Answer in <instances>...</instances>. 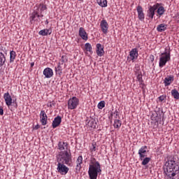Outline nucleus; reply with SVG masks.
Returning a JSON list of instances; mask_svg holds the SVG:
<instances>
[{"instance_id": "f257e3e1", "label": "nucleus", "mask_w": 179, "mask_h": 179, "mask_svg": "<svg viewBox=\"0 0 179 179\" xmlns=\"http://www.w3.org/2000/svg\"><path fill=\"white\" fill-rule=\"evenodd\" d=\"M99 174H101V165L96 158L92 157L90 160L88 176L90 179H97Z\"/></svg>"}, {"instance_id": "f03ea898", "label": "nucleus", "mask_w": 179, "mask_h": 179, "mask_svg": "<svg viewBox=\"0 0 179 179\" xmlns=\"http://www.w3.org/2000/svg\"><path fill=\"white\" fill-rule=\"evenodd\" d=\"M179 173V166L177 164L176 161L169 160L167 162L166 172V175L169 178L176 179L173 177H176Z\"/></svg>"}, {"instance_id": "7ed1b4c3", "label": "nucleus", "mask_w": 179, "mask_h": 179, "mask_svg": "<svg viewBox=\"0 0 179 179\" xmlns=\"http://www.w3.org/2000/svg\"><path fill=\"white\" fill-rule=\"evenodd\" d=\"M57 163H63L69 166L72 163V154L67 150L62 151L57 156Z\"/></svg>"}, {"instance_id": "20e7f679", "label": "nucleus", "mask_w": 179, "mask_h": 179, "mask_svg": "<svg viewBox=\"0 0 179 179\" xmlns=\"http://www.w3.org/2000/svg\"><path fill=\"white\" fill-rule=\"evenodd\" d=\"M171 59L170 51H167V49H165V52L162 53L159 56V68H163V66H166V64Z\"/></svg>"}, {"instance_id": "39448f33", "label": "nucleus", "mask_w": 179, "mask_h": 179, "mask_svg": "<svg viewBox=\"0 0 179 179\" xmlns=\"http://www.w3.org/2000/svg\"><path fill=\"white\" fill-rule=\"evenodd\" d=\"M79 106V99L76 96L70 98L68 101V108L69 110H75Z\"/></svg>"}, {"instance_id": "423d86ee", "label": "nucleus", "mask_w": 179, "mask_h": 179, "mask_svg": "<svg viewBox=\"0 0 179 179\" xmlns=\"http://www.w3.org/2000/svg\"><path fill=\"white\" fill-rule=\"evenodd\" d=\"M40 17H44V15L38 14L37 11H34L29 17V22L31 24H33L34 22H41V20L40 19Z\"/></svg>"}, {"instance_id": "0eeeda50", "label": "nucleus", "mask_w": 179, "mask_h": 179, "mask_svg": "<svg viewBox=\"0 0 179 179\" xmlns=\"http://www.w3.org/2000/svg\"><path fill=\"white\" fill-rule=\"evenodd\" d=\"M57 170L62 176H66V174H68V171H69V168L66 166L65 164L58 162Z\"/></svg>"}, {"instance_id": "6e6552de", "label": "nucleus", "mask_w": 179, "mask_h": 179, "mask_svg": "<svg viewBox=\"0 0 179 179\" xmlns=\"http://www.w3.org/2000/svg\"><path fill=\"white\" fill-rule=\"evenodd\" d=\"M138 49L136 48H133L130 52H129V55L127 57L128 61H129V62H131V61L132 62H135L136 59H138Z\"/></svg>"}, {"instance_id": "1a4fd4ad", "label": "nucleus", "mask_w": 179, "mask_h": 179, "mask_svg": "<svg viewBox=\"0 0 179 179\" xmlns=\"http://www.w3.org/2000/svg\"><path fill=\"white\" fill-rule=\"evenodd\" d=\"M76 173H79L80 170H82V164H83V157L82 155H80L76 161Z\"/></svg>"}, {"instance_id": "9d476101", "label": "nucleus", "mask_w": 179, "mask_h": 179, "mask_svg": "<svg viewBox=\"0 0 179 179\" xmlns=\"http://www.w3.org/2000/svg\"><path fill=\"white\" fill-rule=\"evenodd\" d=\"M158 8H159V3L154 5L152 6H150L148 10V17H150V19H153L155 16V12L157 10Z\"/></svg>"}, {"instance_id": "9b49d317", "label": "nucleus", "mask_w": 179, "mask_h": 179, "mask_svg": "<svg viewBox=\"0 0 179 179\" xmlns=\"http://www.w3.org/2000/svg\"><path fill=\"white\" fill-rule=\"evenodd\" d=\"M100 27L103 34H107V33H108V23L106 20H102L101 21Z\"/></svg>"}, {"instance_id": "f8f14e48", "label": "nucleus", "mask_w": 179, "mask_h": 179, "mask_svg": "<svg viewBox=\"0 0 179 179\" xmlns=\"http://www.w3.org/2000/svg\"><path fill=\"white\" fill-rule=\"evenodd\" d=\"M36 9H35L34 11L37 12L39 15H42L44 10H47V6H45L44 3L36 4Z\"/></svg>"}, {"instance_id": "ddd939ff", "label": "nucleus", "mask_w": 179, "mask_h": 179, "mask_svg": "<svg viewBox=\"0 0 179 179\" xmlns=\"http://www.w3.org/2000/svg\"><path fill=\"white\" fill-rule=\"evenodd\" d=\"M40 119L42 125H45L48 122V117L45 113V110H41L40 113Z\"/></svg>"}, {"instance_id": "4468645a", "label": "nucleus", "mask_w": 179, "mask_h": 179, "mask_svg": "<svg viewBox=\"0 0 179 179\" xmlns=\"http://www.w3.org/2000/svg\"><path fill=\"white\" fill-rule=\"evenodd\" d=\"M148 149V146H142L138 150L139 155V160H143L145 157H146V150Z\"/></svg>"}, {"instance_id": "2eb2a0df", "label": "nucleus", "mask_w": 179, "mask_h": 179, "mask_svg": "<svg viewBox=\"0 0 179 179\" xmlns=\"http://www.w3.org/2000/svg\"><path fill=\"white\" fill-rule=\"evenodd\" d=\"M43 75L45 78L50 79V78H52V76H54V71L51 68L47 67L43 70Z\"/></svg>"}, {"instance_id": "dca6fc26", "label": "nucleus", "mask_w": 179, "mask_h": 179, "mask_svg": "<svg viewBox=\"0 0 179 179\" xmlns=\"http://www.w3.org/2000/svg\"><path fill=\"white\" fill-rule=\"evenodd\" d=\"M3 99L5 100L6 104L8 107H10L12 106V96L9 92H6L3 94Z\"/></svg>"}, {"instance_id": "f3484780", "label": "nucleus", "mask_w": 179, "mask_h": 179, "mask_svg": "<svg viewBox=\"0 0 179 179\" xmlns=\"http://www.w3.org/2000/svg\"><path fill=\"white\" fill-rule=\"evenodd\" d=\"M79 36L80 37H81L83 40H85V41H87V39L89 38L87 33L86 32V30L83 27H80Z\"/></svg>"}, {"instance_id": "a211bd4d", "label": "nucleus", "mask_w": 179, "mask_h": 179, "mask_svg": "<svg viewBox=\"0 0 179 179\" xmlns=\"http://www.w3.org/2000/svg\"><path fill=\"white\" fill-rule=\"evenodd\" d=\"M137 13L139 20H141V22H143V20H145V13H143V8L142 6H138L137 7Z\"/></svg>"}, {"instance_id": "6ab92c4d", "label": "nucleus", "mask_w": 179, "mask_h": 179, "mask_svg": "<svg viewBox=\"0 0 179 179\" xmlns=\"http://www.w3.org/2000/svg\"><path fill=\"white\" fill-rule=\"evenodd\" d=\"M96 55L98 57H103L104 55V47L101 43L96 44Z\"/></svg>"}, {"instance_id": "aec40b11", "label": "nucleus", "mask_w": 179, "mask_h": 179, "mask_svg": "<svg viewBox=\"0 0 179 179\" xmlns=\"http://www.w3.org/2000/svg\"><path fill=\"white\" fill-rule=\"evenodd\" d=\"M62 122V119L60 117V116H57L52 121V128H57V127H59V125H61Z\"/></svg>"}, {"instance_id": "412c9836", "label": "nucleus", "mask_w": 179, "mask_h": 179, "mask_svg": "<svg viewBox=\"0 0 179 179\" xmlns=\"http://www.w3.org/2000/svg\"><path fill=\"white\" fill-rule=\"evenodd\" d=\"M174 82V76H169L165 78L164 83L165 86H170Z\"/></svg>"}, {"instance_id": "4be33fe9", "label": "nucleus", "mask_w": 179, "mask_h": 179, "mask_svg": "<svg viewBox=\"0 0 179 179\" xmlns=\"http://www.w3.org/2000/svg\"><path fill=\"white\" fill-rule=\"evenodd\" d=\"M96 124L97 123L96 122V120L91 119L87 123V127L90 129V131H92V129H95Z\"/></svg>"}, {"instance_id": "5701e85b", "label": "nucleus", "mask_w": 179, "mask_h": 179, "mask_svg": "<svg viewBox=\"0 0 179 179\" xmlns=\"http://www.w3.org/2000/svg\"><path fill=\"white\" fill-rule=\"evenodd\" d=\"M68 62V57L66 55L62 56L59 64L63 65L64 68H66V63Z\"/></svg>"}, {"instance_id": "b1692460", "label": "nucleus", "mask_w": 179, "mask_h": 179, "mask_svg": "<svg viewBox=\"0 0 179 179\" xmlns=\"http://www.w3.org/2000/svg\"><path fill=\"white\" fill-rule=\"evenodd\" d=\"M122 125V122L120 119H115L114 120L113 127L115 129H117V131L121 128V126Z\"/></svg>"}, {"instance_id": "393cba45", "label": "nucleus", "mask_w": 179, "mask_h": 179, "mask_svg": "<svg viewBox=\"0 0 179 179\" xmlns=\"http://www.w3.org/2000/svg\"><path fill=\"white\" fill-rule=\"evenodd\" d=\"M58 148H59V150H68V143L59 142Z\"/></svg>"}, {"instance_id": "a878e982", "label": "nucleus", "mask_w": 179, "mask_h": 179, "mask_svg": "<svg viewBox=\"0 0 179 179\" xmlns=\"http://www.w3.org/2000/svg\"><path fill=\"white\" fill-rule=\"evenodd\" d=\"M157 30L159 32L162 33V31H166L167 30V24H159L157 27Z\"/></svg>"}, {"instance_id": "bb28decb", "label": "nucleus", "mask_w": 179, "mask_h": 179, "mask_svg": "<svg viewBox=\"0 0 179 179\" xmlns=\"http://www.w3.org/2000/svg\"><path fill=\"white\" fill-rule=\"evenodd\" d=\"M5 62H6V57L3 52H0V68L5 65Z\"/></svg>"}, {"instance_id": "cd10ccee", "label": "nucleus", "mask_w": 179, "mask_h": 179, "mask_svg": "<svg viewBox=\"0 0 179 179\" xmlns=\"http://www.w3.org/2000/svg\"><path fill=\"white\" fill-rule=\"evenodd\" d=\"M52 33V31L51 29H42L39 31L38 34L40 36H48V34H51Z\"/></svg>"}, {"instance_id": "c85d7f7f", "label": "nucleus", "mask_w": 179, "mask_h": 179, "mask_svg": "<svg viewBox=\"0 0 179 179\" xmlns=\"http://www.w3.org/2000/svg\"><path fill=\"white\" fill-rule=\"evenodd\" d=\"M157 9V13L159 15V17L160 16H162V15H164V12H166L164 7L159 6V5L158 4V8Z\"/></svg>"}, {"instance_id": "c756f323", "label": "nucleus", "mask_w": 179, "mask_h": 179, "mask_svg": "<svg viewBox=\"0 0 179 179\" xmlns=\"http://www.w3.org/2000/svg\"><path fill=\"white\" fill-rule=\"evenodd\" d=\"M85 50L87 52H90V54H93V50L92 48V45L89 43L85 44Z\"/></svg>"}, {"instance_id": "7c9ffc66", "label": "nucleus", "mask_w": 179, "mask_h": 179, "mask_svg": "<svg viewBox=\"0 0 179 179\" xmlns=\"http://www.w3.org/2000/svg\"><path fill=\"white\" fill-rule=\"evenodd\" d=\"M96 2L101 8H107V0H96Z\"/></svg>"}, {"instance_id": "2f4dec72", "label": "nucleus", "mask_w": 179, "mask_h": 179, "mask_svg": "<svg viewBox=\"0 0 179 179\" xmlns=\"http://www.w3.org/2000/svg\"><path fill=\"white\" fill-rule=\"evenodd\" d=\"M62 64L58 63L57 67L55 68L56 73H58L59 75H62Z\"/></svg>"}, {"instance_id": "473e14b6", "label": "nucleus", "mask_w": 179, "mask_h": 179, "mask_svg": "<svg viewBox=\"0 0 179 179\" xmlns=\"http://www.w3.org/2000/svg\"><path fill=\"white\" fill-rule=\"evenodd\" d=\"M16 59V52L12 50L10 52V62H14Z\"/></svg>"}, {"instance_id": "72a5a7b5", "label": "nucleus", "mask_w": 179, "mask_h": 179, "mask_svg": "<svg viewBox=\"0 0 179 179\" xmlns=\"http://www.w3.org/2000/svg\"><path fill=\"white\" fill-rule=\"evenodd\" d=\"M171 93L173 97H174V99H176V100H179V92L178 91H177V90H172Z\"/></svg>"}, {"instance_id": "f704fd0d", "label": "nucleus", "mask_w": 179, "mask_h": 179, "mask_svg": "<svg viewBox=\"0 0 179 179\" xmlns=\"http://www.w3.org/2000/svg\"><path fill=\"white\" fill-rule=\"evenodd\" d=\"M111 117L114 118V120H120V113L118 110H115V112L111 113Z\"/></svg>"}, {"instance_id": "c9c22d12", "label": "nucleus", "mask_w": 179, "mask_h": 179, "mask_svg": "<svg viewBox=\"0 0 179 179\" xmlns=\"http://www.w3.org/2000/svg\"><path fill=\"white\" fill-rule=\"evenodd\" d=\"M134 71L135 72V75L142 73V71H141V66H139V64L135 65Z\"/></svg>"}, {"instance_id": "e433bc0d", "label": "nucleus", "mask_w": 179, "mask_h": 179, "mask_svg": "<svg viewBox=\"0 0 179 179\" xmlns=\"http://www.w3.org/2000/svg\"><path fill=\"white\" fill-rule=\"evenodd\" d=\"M99 110H103L104 107H106V102L104 101H101L97 106Z\"/></svg>"}, {"instance_id": "4c0bfd02", "label": "nucleus", "mask_w": 179, "mask_h": 179, "mask_svg": "<svg viewBox=\"0 0 179 179\" xmlns=\"http://www.w3.org/2000/svg\"><path fill=\"white\" fill-rule=\"evenodd\" d=\"M150 162V157H145L143 159L142 165L146 166Z\"/></svg>"}, {"instance_id": "58836bf2", "label": "nucleus", "mask_w": 179, "mask_h": 179, "mask_svg": "<svg viewBox=\"0 0 179 179\" xmlns=\"http://www.w3.org/2000/svg\"><path fill=\"white\" fill-rule=\"evenodd\" d=\"M97 150L96 143L92 144V148H90V152H96Z\"/></svg>"}, {"instance_id": "ea45409f", "label": "nucleus", "mask_w": 179, "mask_h": 179, "mask_svg": "<svg viewBox=\"0 0 179 179\" xmlns=\"http://www.w3.org/2000/svg\"><path fill=\"white\" fill-rule=\"evenodd\" d=\"M137 80L139 82V83H142V73H140L138 74H136Z\"/></svg>"}, {"instance_id": "a19ab883", "label": "nucleus", "mask_w": 179, "mask_h": 179, "mask_svg": "<svg viewBox=\"0 0 179 179\" xmlns=\"http://www.w3.org/2000/svg\"><path fill=\"white\" fill-rule=\"evenodd\" d=\"M159 101H164V99H166V96L164 95L160 96L159 97H158Z\"/></svg>"}, {"instance_id": "79ce46f5", "label": "nucleus", "mask_w": 179, "mask_h": 179, "mask_svg": "<svg viewBox=\"0 0 179 179\" xmlns=\"http://www.w3.org/2000/svg\"><path fill=\"white\" fill-rule=\"evenodd\" d=\"M47 106H48V107H50V108L54 107V103L48 102Z\"/></svg>"}, {"instance_id": "37998d69", "label": "nucleus", "mask_w": 179, "mask_h": 179, "mask_svg": "<svg viewBox=\"0 0 179 179\" xmlns=\"http://www.w3.org/2000/svg\"><path fill=\"white\" fill-rule=\"evenodd\" d=\"M3 114V108L0 106V115H2Z\"/></svg>"}, {"instance_id": "c03bdc74", "label": "nucleus", "mask_w": 179, "mask_h": 179, "mask_svg": "<svg viewBox=\"0 0 179 179\" xmlns=\"http://www.w3.org/2000/svg\"><path fill=\"white\" fill-rule=\"evenodd\" d=\"M150 59L151 62H153V61H155V56L154 55H150Z\"/></svg>"}, {"instance_id": "a18cd8bd", "label": "nucleus", "mask_w": 179, "mask_h": 179, "mask_svg": "<svg viewBox=\"0 0 179 179\" xmlns=\"http://www.w3.org/2000/svg\"><path fill=\"white\" fill-rule=\"evenodd\" d=\"M176 20H177L178 23H179V13H177L176 15Z\"/></svg>"}, {"instance_id": "49530a36", "label": "nucleus", "mask_w": 179, "mask_h": 179, "mask_svg": "<svg viewBox=\"0 0 179 179\" xmlns=\"http://www.w3.org/2000/svg\"><path fill=\"white\" fill-rule=\"evenodd\" d=\"M40 129V125H38V124H36V125L34 126V129Z\"/></svg>"}, {"instance_id": "de8ad7c7", "label": "nucleus", "mask_w": 179, "mask_h": 179, "mask_svg": "<svg viewBox=\"0 0 179 179\" xmlns=\"http://www.w3.org/2000/svg\"><path fill=\"white\" fill-rule=\"evenodd\" d=\"M34 66V62L31 63V68H33Z\"/></svg>"}, {"instance_id": "09e8293b", "label": "nucleus", "mask_w": 179, "mask_h": 179, "mask_svg": "<svg viewBox=\"0 0 179 179\" xmlns=\"http://www.w3.org/2000/svg\"><path fill=\"white\" fill-rule=\"evenodd\" d=\"M78 1H83V0H78Z\"/></svg>"}]
</instances>
